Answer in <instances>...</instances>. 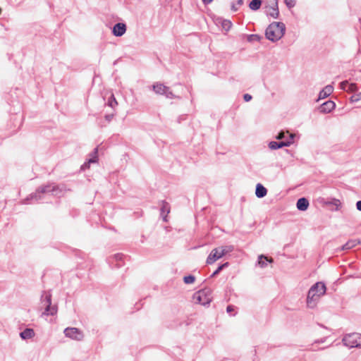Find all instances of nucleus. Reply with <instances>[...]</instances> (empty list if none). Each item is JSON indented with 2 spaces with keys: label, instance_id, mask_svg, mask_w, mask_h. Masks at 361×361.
<instances>
[{
  "label": "nucleus",
  "instance_id": "f257e3e1",
  "mask_svg": "<svg viewBox=\"0 0 361 361\" xmlns=\"http://www.w3.org/2000/svg\"><path fill=\"white\" fill-rule=\"evenodd\" d=\"M59 186L54 183H48L39 186L35 192L31 193L27 198L23 200V204H29L30 200L39 202L45 198L46 196L51 195H56Z\"/></svg>",
  "mask_w": 361,
  "mask_h": 361
},
{
  "label": "nucleus",
  "instance_id": "a18cd8bd",
  "mask_svg": "<svg viewBox=\"0 0 361 361\" xmlns=\"http://www.w3.org/2000/svg\"><path fill=\"white\" fill-rule=\"evenodd\" d=\"M164 228L166 230V232L171 231V227L170 226H164Z\"/></svg>",
  "mask_w": 361,
  "mask_h": 361
},
{
  "label": "nucleus",
  "instance_id": "473e14b6",
  "mask_svg": "<svg viewBox=\"0 0 361 361\" xmlns=\"http://www.w3.org/2000/svg\"><path fill=\"white\" fill-rule=\"evenodd\" d=\"M284 3L288 8H292L295 6L296 0H284Z\"/></svg>",
  "mask_w": 361,
  "mask_h": 361
},
{
  "label": "nucleus",
  "instance_id": "9b49d317",
  "mask_svg": "<svg viewBox=\"0 0 361 361\" xmlns=\"http://www.w3.org/2000/svg\"><path fill=\"white\" fill-rule=\"evenodd\" d=\"M336 107V104L332 100H328L322 104L319 107V111L322 114H329Z\"/></svg>",
  "mask_w": 361,
  "mask_h": 361
},
{
  "label": "nucleus",
  "instance_id": "412c9836",
  "mask_svg": "<svg viewBox=\"0 0 361 361\" xmlns=\"http://www.w3.org/2000/svg\"><path fill=\"white\" fill-rule=\"evenodd\" d=\"M35 336V331L32 329L27 328L20 333V336L23 340L32 338Z\"/></svg>",
  "mask_w": 361,
  "mask_h": 361
},
{
  "label": "nucleus",
  "instance_id": "79ce46f5",
  "mask_svg": "<svg viewBox=\"0 0 361 361\" xmlns=\"http://www.w3.org/2000/svg\"><path fill=\"white\" fill-rule=\"evenodd\" d=\"M356 208L358 211L361 212V200H359L356 202Z\"/></svg>",
  "mask_w": 361,
  "mask_h": 361
},
{
  "label": "nucleus",
  "instance_id": "9d476101",
  "mask_svg": "<svg viewBox=\"0 0 361 361\" xmlns=\"http://www.w3.org/2000/svg\"><path fill=\"white\" fill-rule=\"evenodd\" d=\"M160 215L162 216V219L164 222H168V214L170 213L171 207L170 204L165 200L161 201L159 204Z\"/></svg>",
  "mask_w": 361,
  "mask_h": 361
},
{
  "label": "nucleus",
  "instance_id": "37998d69",
  "mask_svg": "<svg viewBox=\"0 0 361 361\" xmlns=\"http://www.w3.org/2000/svg\"><path fill=\"white\" fill-rule=\"evenodd\" d=\"M325 340L326 338H321V339H319V340H316L314 341L315 343H324L325 342Z\"/></svg>",
  "mask_w": 361,
  "mask_h": 361
},
{
  "label": "nucleus",
  "instance_id": "7ed1b4c3",
  "mask_svg": "<svg viewBox=\"0 0 361 361\" xmlns=\"http://www.w3.org/2000/svg\"><path fill=\"white\" fill-rule=\"evenodd\" d=\"M286 25L281 22L271 23L265 30L266 38L273 42L279 41L284 35Z\"/></svg>",
  "mask_w": 361,
  "mask_h": 361
},
{
  "label": "nucleus",
  "instance_id": "a211bd4d",
  "mask_svg": "<svg viewBox=\"0 0 361 361\" xmlns=\"http://www.w3.org/2000/svg\"><path fill=\"white\" fill-rule=\"evenodd\" d=\"M267 194V189L261 183H257L255 188V195L258 198H263Z\"/></svg>",
  "mask_w": 361,
  "mask_h": 361
},
{
  "label": "nucleus",
  "instance_id": "c9c22d12",
  "mask_svg": "<svg viewBox=\"0 0 361 361\" xmlns=\"http://www.w3.org/2000/svg\"><path fill=\"white\" fill-rule=\"evenodd\" d=\"M114 259L117 261V262H119L123 258V255L122 254H120V253H118V254H115L114 256H113Z\"/></svg>",
  "mask_w": 361,
  "mask_h": 361
},
{
  "label": "nucleus",
  "instance_id": "5701e85b",
  "mask_svg": "<svg viewBox=\"0 0 361 361\" xmlns=\"http://www.w3.org/2000/svg\"><path fill=\"white\" fill-rule=\"evenodd\" d=\"M41 303L44 306V308L49 305H51V295L49 293H43L41 296Z\"/></svg>",
  "mask_w": 361,
  "mask_h": 361
},
{
  "label": "nucleus",
  "instance_id": "c03bdc74",
  "mask_svg": "<svg viewBox=\"0 0 361 361\" xmlns=\"http://www.w3.org/2000/svg\"><path fill=\"white\" fill-rule=\"evenodd\" d=\"M191 324V320L190 319H187L185 321V326H188Z\"/></svg>",
  "mask_w": 361,
  "mask_h": 361
},
{
  "label": "nucleus",
  "instance_id": "aec40b11",
  "mask_svg": "<svg viewBox=\"0 0 361 361\" xmlns=\"http://www.w3.org/2000/svg\"><path fill=\"white\" fill-rule=\"evenodd\" d=\"M360 241L357 239H352L349 240L346 242L341 247L340 250H348L355 247L357 245L360 244Z\"/></svg>",
  "mask_w": 361,
  "mask_h": 361
},
{
  "label": "nucleus",
  "instance_id": "58836bf2",
  "mask_svg": "<svg viewBox=\"0 0 361 361\" xmlns=\"http://www.w3.org/2000/svg\"><path fill=\"white\" fill-rule=\"evenodd\" d=\"M252 95H250L249 94H245L243 95V99L245 100V102H250L252 99Z\"/></svg>",
  "mask_w": 361,
  "mask_h": 361
},
{
  "label": "nucleus",
  "instance_id": "7c9ffc66",
  "mask_svg": "<svg viewBox=\"0 0 361 361\" xmlns=\"http://www.w3.org/2000/svg\"><path fill=\"white\" fill-rule=\"evenodd\" d=\"M117 104H118V103H117L114 96L113 94L111 95V97L109 98V100H108V105L109 106H111V108H114Z\"/></svg>",
  "mask_w": 361,
  "mask_h": 361
},
{
  "label": "nucleus",
  "instance_id": "4468645a",
  "mask_svg": "<svg viewBox=\"0 0 361 361\" xmlns=\"http://www.w3.org/2000/svg\"><path fill=\"white\" fill-rule=\"evenodd\" d=\"M326 206H329L331 211H338L341 207V202L339 200L331 198L325 202Z\"/></svg>",
  "mask_w": 361,
  "mask_h": 361
},
{
  "label": "nucleus",
  "instance_id": "b1692460",
  "mask_svg": "<svg viewBox=\"0 0 361 361\" xmlns=\"http://www.w3.org/2000/svg\"><path fill=\"white\" fill-rule=\"evenodd\" d=\"M57 312V307L56 306H51V305H49V306H47L44 308V312H43V314L45 315H54Z\"/></svg>",
  "mask_w": 361,
  "mask_h": 361
},
{
  "label": "nucleus",
  "instance_id": "f03ea898",
  "mask_svg": "<svg viewBox=\"0 0 361 361\" xmlns=\"http://www.w3.org/2000/svg\"><path fill=\"white\" fill-rule=\"evenodd\" d=\"M326 287L323 282H317L310 288L307 296V305L309 308L313 309L319 298L326 293Z\"/></svg>",
  "mask_w": 361,
  "mask_h": 361
},
{
  "label": "nucleus",
  "instance_id": "e433bc0d",
  "mask_svg": "<svg viewBox=\"0 0 361 361\" xmlns=\"http://www.w3.org/2000/svg\"><path fill=\"white\" fill-rule=\"evenodd\" d=\"M350 100L351 102H357L359 100V97H357V96L356 95L355 93H354L350 98Z\"/></svg>",
  "mask_w": 361,
  "mask_h": 361
},
{
  "label": "nucleus",
  "instance_id": "49530a36",
  "mask_svg": "<svg viewBox=\"0 0 361 361\" xmlns=\"http://www.w3.org/2000/svg\"><path fill=\"white\" fill-rule=\"evenodd\" d=\"M213 0H202L203 3L204 4H208L209 3H211Z\"/></svg>",
  "mask_w": 361,
  "mask_h": 361
},
{
  "label": "nucleus",
  "instance_id": "20e7f679",
  "mask_svg": "<svg viewBox=\"0 0 361 361\" xmlns=\"http://www.w3.org/2000/svg\"><path fill=\"white\" fill-rule=\"evenodd\" d=\"M233 250V245H228L225 247H221L218 248H214L212 250L210 254L207 258L206 263L207 264H212L219 259L221 258L223 256L226 255L228 252H232Z\"/></svg>",
  "mask_w": 361,
  "mask_h": 361
},
{
  "label": "nucleus",
  "instance_id": "f704fd0d",
  "mask_svg": "<svg viewBox=\"0 0 361 361\" xmlns=\"http://www.w3.org/2000/svg\"><path fill=\"white\" fill-rule=\"evenodd\" d=\"M97 154H98V149H97V147L94 148L93 152L90 154V158H94V157H96L97 162L98 161Z\"/></svg>",
  "mask_w": 361,
  "mask_h": 361
},
{
  "label": "nucleus",
  "instance_id": "a878e982",
  "mask_svg": "<svg viewBox=\"0 0 361 361\" xmlns=\"http://www.w3.org/2000/svg\"><path fill=\"white\" fill-rule=\"evenodd\" d=\"M228 265H229L228 262H225L224 264H220L217 267V269L212 273V274L211 275V277L213 278V277L216 276V275H218L221 272V271H222L224 268L228 267Z\"/></svg>",
  "mask_w": 361,
  "mask_h": 361
},
{
  "label": "nucleus",
  "instance_id": "0eeeda50",
  "mask_svg": "<svg viewBox=\"0 0 361 361\" xmlns=\"http://www.w3.org/2000/svg\"><path fill=\"white\" fill-rule=\"evenodd\" d=\"M64 334L66 337L75 341H82L84 338L83 333L78 328L67 327L64 329Z\"/></svg>",
  "mask_w": 361,
  "mask_h": 361
},
{
  "label": "nucleus",
  "instance_id": "6ab92c4d",
  "mask_svg": "<svg viewBox=\"0 0 361 361\" xmlns=\"http://www.w3.org/2000/svg\"><path fill=\"white\" fill-rule=\"evenodd\" d=\"M291 135L293 137V142L294 141L295 134L290 133L288 130H281L278 133V134L276 135V139L279 140H286L289 139V136Z\"/></svg>",
  "mask_w": 361,
  "mask_h": 361
},
{
  "label": "nucleus",
  "instance_id": "1a4fd4ad",
  "mask_svg": "<svg viewBox=\"0 0 361 361\" xmlns=\"http://www.w3.org/2000/svg\"><path fill=\"white\" fill-rule=\"evenodd\" d=\"M293 144V137L291 135L289 136V139L283 141H271L269 143V149L272 150L278 149L282 148L283 147H289Z\"/></svg>",
  "mask_w": 361,
  "mask_h": 361
},
{
  "label": "nucleus",
  "instance_id": "423d86ee",
  "mask_svg": "<svg viewBox=\"0 0 361 361\" xmlns=\"http://www.w3.org/2000/svg\"><path fill=\"white\" fill-rule=\"evenodd\" d=\"M264 8L266 9L265 13L267 16L275 19L279 17L278 0H269V4L265 6Z\"/></svg>",
  "mask_w": 361,
  "mask_h": 361
},
{
  "label": "nucleus",
  "instance_id": "39448f33",
  "mask_svg": "<svg viewBox=\"0 0 361 361\" xmlns=\"http://www.w3.org/2000/svg\"><path fill=\"white\" fill-rule=\"evenodd\" d=\"M343 344L349 348H361V334L353 333L345 335L343 340Z\"/></svg>",
  "mask_w": 361,
  "mask_h": 361
},
{
  "label": "nucleus",
  "instance_id": "4c0bfd02",
  "mask_svg": "<svg viewBox=\"0 0 361 361\" xmlns=\"http://www.w3.org/2000/svg\"><path fill=\"white\" fill-rule=\"evenodd\" d=\"M235 310V306L232 305H229L226 307V312L229 314H231Z\"/></svg>",
  "mask_w": 361,
  "mask_h": 361
},
{
  "label": "nucleus",
  "instance_id": "f8f14e48",
  "mask_svg": "<svg viewBox=\"0 0 361 361\" xmlns=\"http://www.w3.org/2000/svg\"><path fill=\"white\" fill-rule=\"evenodd\" d=\"M340 88L344 91L355 93L358 90L356 83H350L348 80L342 81L340 83Z\"/></svg>",
  "mask_w": 361,
  "mask_h": 361
},
{
  "label": "nucleus",
  "instance_id": "f3484780",
  "mask_svg": "<svg viewBox=\"0 0 361 361\" xmlns=\"http://www.w3.org/2000/svg\"><path fill=\"white\" fill-rule=\"evenodd\" d=\"M334 91L332 85H328L324 89H322L318 96V100L323 99L329 97Z\"/></svg>",
  "mask_w": 361,
  "mask_h": 361
},
{
  "label": "nucleus",
  "instance_id": "ea45409f",
  "mask_svg": "<svg viewBox=\"0 0 361 361\" xmlns=\"http://www.w3.org/2000/svg\"><path fill=\"white\" fill-rule=\"evenodd\" d=\"M114 116V114H106L105 116V119L108 121V122H110L113 118Z\"/></svg>",
  "mask_w": 361,
  "mask_h": 361
},
{
  "label": "nucleus",
  "instance_id": "393cba45",
  "mask_svg": "<svg viewBox=\"0 0 361 361\" xmlns=\"http://www.w3.org/2000/svg\"><path fill=\"white\" fill-rule=\"evenodd\" d=\"M262 0H252L249 4V8L252 11H257L262 6Z\"/></svg>",
  "mask_w": 361,
  "mask_h": 361
},
{
  "label": "nucleus",
  "instance_id": "6e6552de",
  "mask_svg": "<svg viewBox=\"0 0 361 361\" xmlns=\"http://www.w3.org/2000/svg\"><path fill=\"white\" fill-rule=\"evenodd\" d=\"M204 291H197L193 294L192 300L195 304L206 306L209 305L212 301V298H205Z\"/></svg>",
  "mask_w": 361,
  "mask_h": 361
},
{
  "label": "nucleus",
  "instance_id": "ddd939ff",
  "mask_svg": "<svg viewBox=\"0 0 361 361\" xmlns=\"http://www.w3.org/2000/svg\"><path fill=\"white\" fill-rule=\"evenodd\" d=\"M126 31V25L123 23H117L113 27L112 32L116 37L123 36Z\"/></svg>",
  "mask_w": 361,
  "mask_h": 361
},
{
  "label": "nucleus",
  "instance_id": "c756f323",
  "mask_svg": "<svg viewBox=\"0 0 361 361\" xmlns=\"http://www.w3.org/2000/svg\"><path fill=\"white\" fill-rule=\"evenodd\" d=\"M261 39H262V37L260 35H256V34H252V35H248V37H247L248 42H254V41L259 42Z\"/></svg>",
  "mask_w": 361,
  "mask_h": 361
},
{
  "label": "nucleus",
  "instance_id": "4be33fe9",
  "mask_svg": "<svg viewBox=\"0 0 361 361\" xmlns=\"http://www.w3.org/2000/svg\"><path fill=\"white\" fill-rule=\"evenodd\" d=\"M273 261L272 258H268L264 255H261L258 257L257 263L260 267L264 268L267 266V262L271 263Z\"/></svg>",
  "mask_w": 361,
  "mask_h": 361
},
{
  "label": "nucleus",
  "instance_id": "c85d7f7f",
  "mask_svg": "<svg viewBox=\"0 0 361 361\" xmlns=\"http://www.w3.org/2000/svg\"><path fill=\"white\" fill-rule=\"evenodd\" d=\"M195 281V277L193 275H188L183 277V281L186 284H190L194 283Z\"/></svg>",
  "mask_w": 361,
  "mask_h": 361
},
{
  "label": "nucleus",
  "instance_id": "dca6fc26",
  "mask_svg": "<svg viewBox=\"0 0 361 361\" xmlns=\"http://www.w3.org/2000/svg\"><path fill=\"white\" fill-rule=\"evenodd\" d=\"M309 201L305 197L299 198L296 202V207L299 211H306L308 209Z\"/></svg>",
  "mask_w": 361,
  "mask_h": 361
},
{
  "label": "nucleus",
  "instance_id": "a19ab883",
  "mask_svg": "<svg viewBox=\"0 0 361 361\" xmlns=\"http://www.w3.org/2000/svg\"><path fill=\"white\" fill-rule=\"evenodd\" d=\"M158 87V85L157 84H154L152 85V86H149V90H154L156 93H157V87Z\"/></svg>",
  "mask_w": 361,
  "mask_h": 361
},
{
  "label": "nucleus",
  "instance_id": "2f4dec72",
  "mask_svg": "<svg viewBox=\"0 0 361 361\" xmlns=\"http://www.w3.org/2000/svg\"><path fill=\"white\" fill-rule=\"evenodd\" d=\"M243 4V0H237L236 4H231V10L233 11H237L238 10V6H240Z\"/></svg>",
  "mask_w": 361,
  "mask_h": 361
},
{
  "label": "nucleus",
  "instance_id": "bb28decb",
  "mask_svg": "<svg viewBox=\"0 0 361 361\" xmlns=\"http://www.w3.org/2000/svg\"><path fill=\"white\" fill-rule=\"evenodd\" d=\"M221 26L224 30L228 31L232 26V23L229 20H221Z\"/></svg>",
  "mask_w": 361,
  "mask_h": 361
},
{
  "label": "nucleus",
  "instance_id": "2eb2a0df",
  "mask_svg": "<svg viewBox=\"0 0 361 361\" xmlns=\"http://www.w3.org/2000/svg\"><path fill=\"white\" fill-rule=\"evenodd\" d=\"M159 94L164 95L166 98L173 99L176 96L171 91L170 88L159 83Z\"/></svg>",
  "mask_w": 361,
  "mask_h": 361
},
{
  "label": "nucleus",
  "instance_id": "cd10ccee",
  "mask_svg": "<svg viewBox=\"0 0 361 361\" xmlns=\"http://www.w3.org/2000/svg\"><path fill=\"white\" fill-rule=\"evenodd\" d=\"M97 162V159H96V157H94V158H90L87 162L84 163L82 166H81V169L82 170H85V169H87L90 167V164H92V163H96Z\"/></svg>",
  "mask_w": 361,
  "mask_h": 361
},
{
  "label": "nucleus",
  "instance_id": "de8ad7c7",
  "mask_svg": "<svg viewBox=\"0 0 361 361\" xmlns=\"http://www.w3.org/2000/svg\"><path fill=\"white\" fill-rule=\"evenodd\" d=\"M356 95L357 96V97H359V100H361V92H358V93H356Z\"/></svg>",
  "mask_w": 361,
  "mask_h": 361
},
{
  "label": "nucleus",
  "instance_id": "72a5a7b5",
  "mask_svg": "<svg viewBox=\"0 0 361 361\" xmlns=\"http://www.w3.org/2000/svg\"><path fill=\"white\" fill-rule=\"evenodd\" d=\"M199 291H204V294L205 295V298H212V293H211V290L209 288H203V289H201Z\"/></svg>",
  "mask_w": 361,
  "mask_h": 361
}]
</instances>
